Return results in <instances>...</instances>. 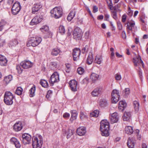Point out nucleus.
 Here are the masks:
<instances>
[{"instance_id":"nucleus-1","label":"nucleus","mask_w":148,"mask_h":148,"mask_svg":"<svg viewBox=\"0 0 148 148\" xmlns=\"http://www.w3.org/2000/svg\"><path fill=\"white\" fill-rule=\"evenodd\" d=\"M109 123L106 120H103L100 122V129L102 136H108L109 135Z\"/></svg>"},{"instance_id":"nucleus-2","label":"nucleus","mask_w":148,"mask_h":148,"mask_svg":"<svg viewBox=\"0 0 148 148\" xmlns=\"http://www.w3.org/2000/svg\"><path fill=\"white\" fill-rule=\"evenodd\" d=\"M32 65V63L29 61L24 60L20 63V65H17L16 69L18 73L21 74L23 71L21 67L23 69H27L31 67Z\"/></svg>"},{"instance_id":"nucleus-3","label":"nucleus","mask_w":148,"mask_h":148,"mask_svg":"<svg viewBox=\"0 0 148 148\" xmlns=\"http://www.w3.org/2000/svg\"><path fill=\"white\" fill-rule=\"evenodd\" d=\"M14 98L13 95L10 92H6L4 96V102L7 105H11L13 103Z\"/></svg>"},{"instance_id":"nucleus-4","label":"nucleus","mask_w":148,"mask_h":148,"mask_svg":"<svg viewBox=\"0 0 148 148\" xmlns=\"http://www.w3.org/2000/svg\"><path fill=\"white\" fill-rule=\"evenodd\" d=\"M42 38L38 36L31 37L27 44V46L31 45L33 47H35L38 45L41 42Z\"/></svg>"},{"instance_id":"nucleus-5","label":"nucleus","mask_w":148,"mask_h":148,"mask_svg":"<svg viewBox=\"0 0 148 148\" xmlns=\"http://www.w3.org/2000/svg\"><path fill=\"white\" fill-rule=\"evenodd\" d=\"M51 13L56 18H58L62 15V10L61 7H55L51 11Z\"/></svg>"},{"instance_id":"nucleus-6","label":"nucleus","mask_w":148,"mask_h":148,"mask_svg":"<svg viewBox=\"0 0 148 148\" xmlns=\"http://www.w3.org/2000/svg\"><path fill=\"white\" fill-rule=\"evenodd\" d=\"M39 140L37 137H35L33 140L32 145L33 148H41L43 141L42 137L39 136Z\"/></svg>"},{"instance_id":"nucleus-7","label":"nucleus","mask_w":148,"mask_h":148,"mask_svg":"<svg viewBox=\"0 0 148 148\" xmlns=\"http://www.w3.org/2000/svg\"><path fill=\"white\" fill-rule=\"evenodd\" d=\"M111 95L112 103H116L119 99L120 95L119 92L116 90H113L112 92Z\"/></svg>"},{"instance_id":"nucleus-8","label":"nucleus","mask_w":148,"mask_h":148,"mask_svg":"<svg viewBox=\"0 0 148 148\" xmlns=\"http://www.w3.org/2000/svg\"><path fill=\"white\" fill-rule=\"evenodd\" d=\"M59 81V75L58 72H56L51 75L49 82L51 86H53L54 83L58 82Z\"/></svg>"},{"instance_id":"nucleus-9","label":"nucleus","mask_w":148,"mask_h":148,"mask_svg":"<svg viewBox=\"0 0 148 148\" xmlns=\"http://www.w3.org/2000/svg\"><path fill=\"white\" fill-rule=\"evenodd\" d=\"M22 140H21L23 144L25 145L29 144L30 143L31 139V136L28 133H24L22 135Z\"/></svg>"},{"instance_id":"nucleus-10","label":"nucleus","mask_w":148,"mask_h":148,"mask_svg":"<svg viewBox=\"0 0 148 148\" xmlns=\"http://www.w3.org/2000/svg\"><path fill=\"white\" fill-rule=\"evenodd\" d=\"M21 6L19 2H16L13 4L12 8V13L14 15L17 14L20 11Z\"/></svg>"},{"instance_id":"nucleus-11","label":"nucleus","mask_w":148,"mask_h":148,"mask_svg":"<svg viewBox=\"0 0 148 148\" xmlns=\"http://www.w3.org/2000/svg\"><path fill=\"white\" fill-rule=\"evenodd\" d=\"M73 35L74 39H79L81 38L82 33L79 28L77 27L73 31Z\"/></svg>"},{"instance_id":"nucleus-12","label":"nucleus","mask_w":148,"mask_h":148,"mask_svg":"<svg viewBox=\"0 0 148 148\" xmlns=\"http://www.w3.org/2000/svg\"><path fill=\"white\" fill-rule=\"evenodd\" d=\"M42 20V16H36L31 21L30 24L31 25H34L38 23Z\"/></svg>"},{"instance_id":"nucleus-13","label":"nucleus","mask_w":148,"mask_h":148,"mask_svg":"<svg viewBox=\"0 0 148 148\" xmlns=\"http://www.w3.org/2000/svg\"><path fill=\"white\" fill-rule=\"evenodd\" d=\"M110 122L112 124L117 122L119 120L118 114L116 112H114L111 114L110 116Z\"/></svg>"},{"instance_id":"nucleus-14","label":"nucleus","mask_w":148,"mask_h":148,"mask_svg":"<svg viewBox=\"0 0 148 148\" xmlns=\"http://www.w3.org/2000/svg\"><path fill=\"white\" fill-rule=\"evenodd\" d=\"M70 86L72 91L75 92L77 90V82L75 80H71L69 82Z\"/></svg>"},{"instance_id":"nucleus-15","label":"nucleus","mask_w":148,"mask_h":148,"mask_svg":"<svg viewBox=\"0 0 148 148\" xmlns=\"http://www.w3.org/2000/svg\"><path fill=\"white\" fill-rule=\"evenodd\" d=\"M81 52V50L79 48H76L73 49V55L74 61H77V59L79 56Z\"/></svg>"},{"instance_id":"nucleus-16","label":"nucleus","mask_w":148,"mask_h":148,"mask_svg":"<svg viewBox=\"0 0 148 148\" xmlns=\"http://www.w3.org/2000/svg\"><path fill=\"white\" fill-rule=\"evenodd\" d=\"M11 143L14 144L16 148H20L21 144L17 139L14 137H12L10 140Z\"/></svg>"},{"instance_id":"nucleus-17","label":"nucleus","mask_w":148,"mask_h":148,"mask_svg":"<svg viewBox=\"0 0 148 148\" xmlns=\"http://www.w3.org/2000/svg\"><path fill=\"white\" fill-rule=\"evenodd\" d=\"M135 140L133 137H129L127 140V145L129 148H134Z\"/></svg>"},{"instance_id":"nucleus-18","label":"nucleus","mask_w":148,"mask_h":148,"mask_svg":"<svg viewBox=\"0 0 148 148\" xmlns=\"http://www.w3.org/2000/svg\"><path fill=\"white\" fill-rule=\"evenodd\" d=\"M86 132V128L84 127H81L78 128L77 131V134L80 136L84 135Z\"/></svg>"},{"instance_id":"nucleus-19","label":"nucleus","mask_w":148,"mask_h":148,"mask_svg":"<svg viewBox=\"0 0 148 148\" xmlns=\"http://www.w3.org/2000/svg\"><path fill=\"white\" fill-rule=\"evenodd\" d=\"M133 62L134 63V65L136 66H137L138 63H139L140 62V63L142 64L143 67H144V64L140 56H139L138 57L133 58Z\"/></svg>"},{"instance_id":"nucleus-20","label":"nucleus","mask_w":148,"mask_h":148,"mask_svg":"<svg viewBox=\"0 0 148 148\" xmlns=\"http://www.w3.org/2000/svg\"><path fill=\"white\" fill-rule=\"evenodd\" d=\"M23 127L21 122L16 123L13 126V129L15 131L18 132L21 130Z\"/></svg>"},{"instance_id":"nucleus-21","label":"nucleus","mask_w":148,"mask_h":148,"mask_svg":"<svg viewBox=\"0 0 148 148\" xmlns=\"http://www.w3.org/2000/svg\"><path fill=\"white\" fill-rule=\"evenodd\" d=\"M63 132H65V134H66V138L67 139L70 138L74 132V130L69 129H68L66 131L63 130Z\"/></svg>"},{"instance_id":"nucleus-22","label":"nucleus","mask_w":148,"mask_h":148,"mask_svg":"<svg viewBox=\"0 0 148 148\" xmlns=\"http://www.w3.org/2000/svg\"><path fill=\"white\" fill-rule=\"evenodd\" d=\"M41 7V6L39 4H34L32 9V13L34 14L36 13Z\"/></svg>"},{"instance_id":"nucleus-23","label":"nucleus","mask_w":148,"mask_h":148,"mask_svg":"<svg viewBox=\"0 0 148 148\" xmlns=\"http://www.w3.org/2000/svg\"><path fill=\"white\" fill-rule=\"evenodd\" d=\"M101 92V89L99 88H97L94 89L91 92V94L93 97L98 96Z\"/></svg>"},{"instance_id":"nucleus-24","label":"nucleus","mask_w":148,"mask_h":148,"mask_svg":"<svg viewBox=\"0 0 148 148\" xmlns=\"http://www.w3.org/2000/svg\"><path fill=\"white\" fill-rule=\"evenodd\" d=\"M8 62L5 56L0 55V64L1 66H5Z\"/></svg>"},{"instance_id":"nucleus-25","label":"nucleus","mask_w":148,"mask_h":148,"mask_svg":"<svg viewBox=\"0 0 148 148\" xmlns=\"http://www.w3.org/2000/svg\"><path fill=\"white\" fill-rule=\"evenodd\" d=\"M126 106V103L123 101H120L119 104V110L122 112L123 111Z\"/></svg>"},{"instance_id":"nucleus-26","label":"nucleus","mask_w":148,"mask_h":148,"mask_svg":"<svg viewBox=\"0 0 148 148\" xmlns=\"http://www.w3.org/2000/svg\"><path fill=\"white\" fill-rule=\"evenodd\" d=\"M125 131L126 133L128 135H130L134 132L133 128L132 127L130 126H126L125 128Z\"/></svg>"},{"instance_id":"nucleus-27","label":"nucleus","mask_w":148,"mask_h":148,"mask_svg":"<svg viewBox=\"0 0 148 148\" xmlns=\"http://www.w3.org/2000/svg\"><path fill=\"white\" fill-rule=\"evenodd\" d=\"M131 116V114L130 112H125L123 116L124 121H128L130 119Z\"/></svg>"},{"instance_id":"nucleus-28","label":"nucleus","mask_w":148,"mask_h":148,"mask_svg":"<svg viewBox=\"0 0 148 148\" xmlns=\"http://www.w3.org/2000/svg\"><path fill=\"white\" fill-rule=\"evenodd\" d=\"M71 116L70 120V121H72L76 119L77 113L75 110H71Z\"/></svg>"},{"instance_id":"nucleus-29","label":"nucleus","mask_w":148,"mask_h":148,"mask_svg":"<svg viewBox=\"0 0 148 148\" xmlns=\"http://www.w3.org/2000/svg\"><path fill=\"white\" fill-rule=\"evenodd\" d=\"M75 12L74 11H71L68 14L67 17V20L69 21H70L73 18L75 15Z\"/></svg>"},{"instance_id":"nucleus-30","label":"nucleus","mask_w":148,"mask_h":148,"mask_svg":"<svg viewBox=\"0 0 148 148\" xmlns=\"http://www.w3.org/2000/svg\"><path fill=\"white\" fill-rule=\"evenodd\" d=\"M135 111L136 112H138L139 110V104L137 101H134L133 103Z\"/></svg>"},{"instance_id":"nucleus-31","label":"nucleus","mask_w":148,"mask_h":148,"mask_svg":"<svg viewBox=\"0 0 148 148\" xmlns=\"http://www.w3.org/2000/svg\"><path fill=\"white\" fill-rule=\"evenodd\" d=\"M36 90V86L34 85L29 90V96L32 97L35 95V92Z\"/></svg>"},{"instance_id":"nucleus-32","label":"nucleus","mask_w":148,"mask_h":148,"mask_svg":"<svg viewBox=\"0 0 148 148\" xmlns=\"http://www.w3.org/2000/svg\"><path fill=\"white\" fill-rule=\"evenodd\" d=\"M60 50L58 48H54L52 50L51 55L53 56H57L60 52Z\"/></svg>"},{"instance_id":"nucleus-33","label":"nucleus","mask_w":148,"mask_h":148,"mask_svg":"<svg viewBox=\"0 0 148 148\" xmlns=\"http://www.w3.org/2000/svg\"><path fill=\"white\" fill-rule=\"evenodd\" d=\"M99 76V75L94 73H92L91 75L90 79L93 81H95L98 79Z\"/></svg>"},{"instance_id":"nucleus-34","label":"nucleus","mask_w":148,"mask_h":148,"mask_svg":"<svg viewBox=\"0 0 148 148\" xmlns=\"http://www.w3.org/2000/svg\"><path fill=\"white\" fill-rule=\"evenodd\" d=\"M12 76L11 75L6 76L4 79V82L6 84H8L12 80Z\"/></svg>"},{"instance_id":"nucleus-35","label":"nucleus","mask_w":148,"mask_h":148,"mask_svg":"<svg viewBox=\"0 0 148 148\" xmlns=\"http://www.w3.org/2000/svg\"><path fill=\"white\" fill-rule=\"evenodd\" d=\"M40 83L42 87L44 88H47L49 86L47 82L44 79L41 80L40 81Z\"/></svg>"},{"instance_id":"nucleus-36","label":"nucleus","mask_w":148,"mask_h":148,"mask_svg":"<svg viewBox=\"0 0 148 148\" xmlns=\"http://www.w3.org/2000/svg\"><path fill=\"white\" fill-rule=\"evenodd\" d=\"M93 60L92 54L89 55L87 58L86 63L88 64H90L92 63Z\"/></svg>"},{"instance_id":"nucleus-37","label":"nucleus","mask_w":148,"mask_h":148,"mask_svg":"<svg viewBox=\"0 0 148 148\" xmlns=\"http://www.w3.org/2000/svg\"><path fill=\"white\" fill-rule=\"evenodd\" d=\"M50 66L52 69L54 70L57 68L58 64L56 62H51L50 63Z\"/></svg>"},{"instance_id":"nucleus-38","label":"nucleus","mask_w":148,"mask_h":148,"mask_svg":"<svg viewBox=\"0 0 148 148\" xmlns=\"http://www.w3.org/2000/svg\"><path fill=\"white\" fill-rule=\"evenodd\" d=\"M108 104L107 101L105 99H102L100 101V105L102 107L106 106Z\"/></svg>"},{"instance_id":"nucleus-39","label":"nucleus","mask_w":148,"mask_h":148,"mask_svg":"<svg viewBox=\"0 0 148 148\" xmlns=\"http://www.w3.org/2000/svg\"><path fill=\"white\" fill-rule=\"evenodd\" d=\"M99 111L98 110H96L90 114L91 117H97L98 116L99 114Z\"/></svg>"},{"instance_id":"nucleus-40","label":"nucleus","mask_w":148,"mask_h":148,"mask_svg":"<svg viewBox=\"0 0 148 148\" xmlns=\"http://www.w3.org/2000/svg\"><path fill=\"white\" fill-rule=\"evenodd\" d=\"M7 24V23L4 20H2L0 22V31H1L3 27Z\"/></svg>"},{"instance_id":"nucleus-41","label":"nucleus","mask_w":148,"mask_h":148,"mask_svg":"<svg viewBox=\"0 0 148 148\" xmlns=\"http://www.w3.org/2000/svg\"><path fill=\"white\" fill-rule=\"evenodd\" d=\"M89 46L88 45H86L83 47L82 49V53L84 54L88 52L89 49Z\"/></svg>"},{"instance_id":"nucleus-42","label":"nucleus","mask_w":148,"mask_h":148,"mask_svg":"<svg viewBox=\"0 0 148 148\" xmlns=\"http://www.w3.org/2000/svg\"><path fill=\"white\" fill-rule=\"evenodd\" d=\"M102 60V58L100 56H96L95 60V62L98 64H101Z\"/></svg>"},{"instance_id":"nucleus-43","label":"nucleus","mask_w":148,"mask_h":148,"mask_svg":"<svg viewBox=\"0 0 148 148\" xmlns=\"http://www.w3.org/2000/svg\"><path fill=\"white\" fill-rule=\"evenodd\" d=\"M22 91L23 89L20 87H18L16 90L15 93L17 95H19L22 94Z\"/></svg>"},{"instance_id":"nucleus-44","label":"nucleus","mask_w":148,"mask_h":148,"mask_svg":"<svg viewBox=\"0 0 148 148\" xmlns=\"http://www.w3.org/2000/svg\"><path fill=\"white\" fill-rule=\"evenodd\" d=\"M59 32L61 34H64L65 32L64 27L62 25L60 26L59 28Z\"/></svg>"},{"instance_id":"nucleus-45","label":"nucleus","mask_w":148,"mask_h":148,"mask_svg":"<svg viewBox=\"0 0 148 148\" xmlns=\"http://www.w3.org/2000/svg\"><path fill=\"white\" fill-rule=\"evenodd\" d=\"M77 71L78 74L81 75L84 72V70L83 68L81 67H79L78 68Z\"/></svg>"},{"instance_id":"nucleus-46","label":"nucleus","mask_w":148,"mask_h":148,"mask_svg":"<svg viewBox=\"0 0 148 148\" xmlns=\"http://www.w3.org/2000/svg\"><path fill=\"white\" fill-rule=\"evenodd\" d=\"M40 29L42 32L44 31H47L49 30V27L47 25H44L40 28Z\"/></svg>"},{"instance_id":"nucleus-47","label":"nucleus","mask_w":148,"mask_h":148,"mask_svg":"<svg viewBox=\"0 0 148 148\" xmlns=\"http://www.w3.org/2000/svg\"><path fill=\"white\" fill-rule=\"evenodd\" d=\"M18 44V41L16 39H14L10 42V44L12 46H14L17 45Z\"/></svg>"},{"instance_id":"nucleus-48","label":"nucleus","mask_w":148,"mask_h":148,"mask_svg":"<svg viewBox=\"0 0 148 148\" xmlns=\"http://www.w3.org/2000/svg\"><path fill=\"white\" fill-rule=\"evenodd\" d=\"M87 117V115L84 114L83 112H81L80 114V117L81 119H83L84 118H86Z\"/></svg>"},{"instance_id":"nucleus-49","label":"nucleus","mask_w":148,"mask_h":148,"mask_svg":"<svg viewBox=\"0 0 148 148\" xmlns=\"http://www.w3.org/2000/svg\"><path fill=\"white\" fill-rule=\"evenodd\" d=\"M115 79L117 80H120L121 78V77L120 75L119 74H116L115 75Z\"/></svg>"},{"instance_id":"nucleus-50","label":"nucleus","mask_w":148,"mask_h":148,"mask_svg":"<svg viewBox=\"0 0 148 148\" xmlns=\"http://www.w3.org/2000/svg\"><path fill=\"white\" fill-rule=\"evenodd\" d=\"M124 92L125 93V96L126 97L130 93V89L129 88H126L124 90Z\"/></svg>"},{"instance_id":"nucleus-51","label":"nucleus","mask_w":148,"mask_h":148,"mask_svg":"<svg viewBox=\"0 0 148 148\" xmlns=\"http://www.w3.org/2000/svg\"><path fill=\"white\" fill-rule=\"evenodd\" d=\"M117 24L118 27L119 29L120 30H121L122 29V25L120 21H118L117 22Z\"/></svg>"},{"instance_id":"nucleus-52","label":"nucleus","mask_w":148,"mask_h":148,"mask_svg":"<svg viewBox=\"0 0 148 148\" xmlns=\"http://www.w3.org/2000/svg\"><path fill=\"white\" fill-rule=\"evenodd\" d=\"M70 114L69 113L66 112L63 115V117L65 119H68L70 116Z\"/></svg>"},{"instance_id":"nucleus-53","label":"nucleus","mask_w":148,"mask_h":148,"mask_svg":"<svg viewBox=\"0 0 148 148\" xmlns=\"http://www.w3.org/2000/svg\"><path fill=\"white\" fill-rule=\"evenodd\" d=\"M89 32L88 31L85 32L84 34V37L85 39H88L89 38Z\"/></svg>"},{"instance_id":"nucleus-54","label":"nucleus","mask_w":148,"mask_h":148,"mask_svg":"<svg viewBox=\"0 0 148 148\" xmlns=\"http://www.w3.org/2000/svg\"><path fill=\"white\" fill-rule=\"evenodd\" d=\"M98 11V8L96 5L94 6L93 7L92 12L94 13H95Z\"/></svg>"},{"instance_id":"nucleus-55","label":"nucleus","mask_w":148,"mask_h":148,"mask_svg":"<svg viewBox=\"0 0 148 148\" xmlns=\"http://www.w3.org/2000/svg\"><path fill=\"white\" fill-rule=\"evenodd\" d=\"M5 41L4 40L0 38V46H3L5 44Z\"/></svg>"},{"instance_id":"nucleus-56","label":"nucleus","mask_w":148,"mask_h":148,"mask_svg":"<svg viewBox=\"0 0 148 148\" xmlns=\"http://www.w3.org/2000/svg\"><path fill=\"white\" fill-rule=\"evenodd\" d=\"M126 15L125 14H123L122 17V21L123 22H124L125 21L126 19Z\"/></svg>"},{"instance_id":"nucleus-57","label":"nucleus","mask_w":148,"mask_h":148,"mask_svg":"<svg viewBox=\"0 0 148 148\" xmlns=\"http://www.w3.org/2000/svg\"><path fill=\"white\" fill-rule=\"evenodd\" d=\"M109 1H110V3H108V1L107 0L106 1L107 4H108V7H113V4L112 3V0H108Z\"/></svg>"},{"instance_id":"nucleus-58","label":"nucleus","mask_w":148,"mask_h":148,"mask_svg":"<svg viewBox=\"0 0 148 148\" xmlns=\"http://www.w3.org/2000/svg\"><path fill=\"white\" fill-rule=\"evenodd\" d=\"M122 37L123 39H125L126 38V34L125 32L124 31H123L122 32Z\"/></svg>"},{"instance_id":"nucleus-59","label":"nucleus","mask_w":148,"mask_h":148,"mask_svg":"<svg viewBox=\"0 0 148 148\" xmlns=\"http://www.w3.org/2000/svg\"><path fill=\"white\" fill-rule=\"evenodd\" d=\"M127 29L131 31H132V27L128 24V23L127 25Z\"/></svg>"},{"instance_id":"nucleus-60","label":"nucleus","mask_w":148,"mask_h":148,"mask_svg":"<svg viewBox=\"0 0 148 148\" xmlns=\"http://www.w3.org/2000/svg\"><path fill=\"white\" fill-rule=\"evenodd\" d=\"M116 56L118 58H121L123 57V56L122 55L120 54L118 52H116Z\"/></svg>"},{"instance_id":"nucleus-61","label":"nucleus","mask_w":148,"mask_h":148,"mask_svg":"<svg viewBox=\"0 0 148 148\" xmlns=\"http://www.w3.org/2000/svg\"><path fill=\"white\" fill-rule=\"evenodd\" d=\"M128 23H129V25L132 27H134L135 25V23L134 22L129 23V22H128Z\"/></svg>"},{"instance_id":"nucleus-62","label":"nucleus","mask_w":148,"mask_h":148,"mask_svg":"<svg viewBox=\"0 0 148 148\" xmlns=\"http://www.w3.org/2000/svg\"><path fill=\"white\" fill-rule=\"evenodd\" d=\"M114 52H112L111 53V59L112 60L114 59Z\"/></svg>"},{"instance_id":"nucleus-63","label":"nucleus","mask_w":148,"mask_h":148,"mask_svg":"<svg viewBox=\"0 0 148 148\" xmlns=\"http://www.w3.org/2000/svg\"><path fill=\"white\" fill-rule=\"evenodd\" d=\"M14 0H8V3L9 5H11L13 2Z\"/></svg>"},{"instance_id":"nucleus-64","label":"nucleus","mask_w":148,"mask_h":148,"mask_svg":"<svg viewBox=\"0 0 148 148\" xmlns=\"http://www.w3.org/2000/svg\"><path fill=\"white\" fill-rule=\"evenodd\" d=\"M103 16L102 15H100L98 17V20H102L103 19Z\"/></svg>"}]
</instances>
